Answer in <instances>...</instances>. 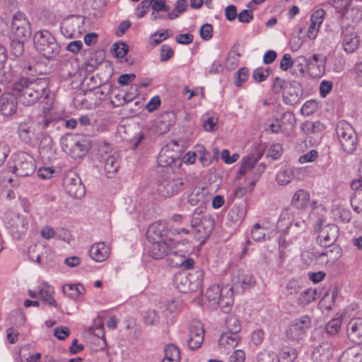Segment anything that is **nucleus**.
Masks as SVG:
<instances>
[{"mask_svg":"<svg viewBox=\"0 0 362 362\" xmlns=\"http://www.w3.org/2000/svg\"><path fill=\"white\" fill-rule=\"evenodd\" d=\"M231 282L232 286L229 288L228 293L233 291L243 292L245 290L255 286V279L250 274H245L243 271L238 269L232 273Z\"/></svg>","mask_w":362,"mask_h":362,"instance_id":"f8f14e48","label":"nucleus"},{"mask_svg":"<svg viewBox=\"0 0 362 362\" xmlns=\"http://www.w3.org/2000/svg\"><path fill=\"white\" fill-rule=\"evenodd\" d=\"M153 11H168L170 8L166 4L165 0H149Z\"/></svg>","mask_w":362,"mask_h":362,"instance_id":"0e129e2a","label":"nucleus"},{"mask_svg":"<svg viewBox=\"0 0 362 362\" xmlns=\"http://www.w3.org/2000/svg\"><path fill=\"white\" fill-rule=\"evenodd\" d=\"M265 231L263 227L259 223H256L252 228L251 238L252 240L257 242H260L264 239Z\"/></svg>","mask_w":362,"mask_h":362,"instance_id":"6e6d98bb","label":"nucleus"},{"mask_svg":"<svg viewBox=\"0 0 362 362\" xmlns=\"http://www.w3.org/2000/svg\"><path fill=\"white\" fill-rule=\"evenodd\" d=\"M31 35V25L25 14L17 11L13 16L11 37L27 40Z\"/></svg>","mask_w":362,"mask_h":362,"instance_id":"423d86ee","label":"nucleus"},{"mask_svg":"<svg viewBox=\"0 0 362 362\" xmlns=\"http://www.w3.org/2000/svg\"><path fill=\"white\" fill-rule=\"evenodd\" d=\"M351 187L355 191L351 197V205L357 214L362 212V177L354 180L351 183Z\"/></svg>","mask_w":362,"mask_h":362,"instance_id":"393cba45","label":"nucleus"},{"mask_svg":"<svg viewBox=\"0 0 362 362\" xmlns=\"http://www.w3.org/2000/svg\"><path fill=\"white\" fill-rule=\"evenodd\" d=\"M322 220L318 219L315 226V232L318 233L317 240L321 246H332L339 236V228L335 224H327L322 226Z\"/></svg>","mask_w":362,"mask_h":362,"instance_id":"1a4fd4ad","label":"nucleus"},{"mask_svg":"<svg viewBox=\"0 0 362 362\" xmlns=\"http://www.w3.org/2000/svg\"><path fill=\"white\" fill-rule=\"evenodd\" d=\"M262 157V153L257 152L255 154L252 153L242 159L240 167L238 170V174L240 175H245L247 171L251 170L257 162Z\"/></svg>","mask_w":362,"mask_h":362,"instance_id":"f704fd0d","label":"nucleus"},{"mask_svg":"<svg viewBox=\"0 0 362 362\" xmlns=\"http://www.w3.org/2000/svg\"><path fill=\"white\" fill-rule=\"evenodd\" d=\"M199 155V160L203 166H207L209 164L208 157L210 156L209 151L206 150L204 146L199 145L197 146V155Z\"/></svg>","mask_w":362,"mask_h":362,"instance_id":"052dcab7","label":"nucleus"},{"mask_svg":"<svg viewBox=\"0 0 362 362\" xmlns=\"http://www.w3.org/2000/svg\"><path fill=\"white\" fill-rule=\"evenodd\" d=\"M341 322L339 319L331 320L326 325L325 329L328 334H335L338 333L341 328Z\"/></svg>","mask_w":362,"mask_h":362,"instance_id":"bf43d9fd","label":"nucleus"},{"mask_svg":"<svg viewBox=\"0 0 362 362\" xmlns=\"http://www.w3.org/2000/svg\"><path fill=\"white\" fill-rule=\"evenodd\" d=\"M119 162L117 156H108L105 160L104 169L108 177H112L118 170Z\"/></svg>","mask_w":362,"mask_h":362,"instance_id":"4c0bfd02","label":"nucleus"},{"mask_svg":"<svg viewBox=\"0 0 362 362\" xmlns=\"http://www.w3.org/2000/svg\"><path fill=\"white\" fill-rule=\"evenodd\" d=\"M303 95L301 85L297 81L288 82L283 93V101L288 105H293L298 103Z\"/></svg>","mask_w":362,"mask_h":362,"instance_id":"a211bd4d","label":"nucleus"},{"mask_svg":"<svg viewBox=\"0 0 362 362\" xmlns=\"http://www.w3.org/2000/svg\"><path fill=\"white\" fill-rule=\"evenodd\" d=\"M349 339L354 344H362V317L351 318L346 325Z\"/></svg>","mask_w":362,"mask_h":362,"instance_id":"5701e85b","label":"nucleus"},{"mask_svg":"<svg viewBox=\"0 0 362 362\" xmlns=\"http://www.w3.org/2000/svg\"><path fill=\"white\" fill-rule=\"evenodd\" d=\"M239 334L223 332L219 338L218 346L222 351H230L237 346L240 341Z\"/></svg>","mask_w":362,"mask_h":362,"instance_id":"bb28decb","label":"nucleus"},{"mask_svg":"<svg viewBox=\"0 0 362 362\" xmlns=\"http://www.w3.org/2000/svg\"><path fill=\"white\" fill-rule=\"evenodd\" d=\"M236 81L235 84L237 86H241L243 83L247 80L249 76V71L247 68H240L235 74Z\"/></svg>","mask_w":362,"mask_h":362,"instance_id":"338daca9","label":"nucleus"},{"mask_svg":"<svg viewBox=\"0 0 362 362\" xmlns=\"http://www.w3.org/2000/svg\"><path fill=\"white\" fill-rule=\"evenodd\" d=\"M83 21L81 16H71L64 20L60 30L62 35L66 38H76L81 34Z\"/></svg>","mask_w":362,"mask_h":362,"instance_id":"dca6fc26","label":"nucleus"},{"mask_svg":"<svg viewBox=\"0 0 362 362\" xmlns=\"http://www.w3.org/2000/svg\"><path fill=\"white\" fill-rule=\"evenodd\" d=\"M33 124L30 119L21 122L18 127L20 139L26 144H31L34 138Z\"/></svg>","mask_w":362,"mask_h":362,"instance_id":"c85d7f7f","label":"nucleus"},{"mask_svg":"<svg viewBox=\"0 0 362 362\" xmlns=\"http://www.w3.org/2000/svg\"><path fill=\"white\" fill-rule=\"evenodd\" d=\"M63 187L66 192L75 199H81L86 194L85 186L81 178L74 172L66 173L63 179Z\"/></svg>","mask_w":362,"mask_h":362,"instance_id":"9b49d317","label":"nucleus"},{"mask_svg":"<svg viewBox=\"0 0 362 362\" xmlns=\"http://www.w3.org/2000/svg\"><path fill=\"white\" fill-rule=\"evenodd\" d=\"M39 298L49 306L57 307V303L53 298L54 293V287L47 282H42L37 287Z\"/></svg>","mask_w":362,"mask_h":362,"instance_id":"cd10ccee","label":"nucleus"},{"mask_svg":"<svg viewBox=\"0 0 362 362\" xmlns=\"http://www.w3.org/2000/svg\"><path fill=\"white\" fill-rule=\"evenodd\" d=\"M170 36V30L165 29L163 31H158L151 35L150 43L156 46Z\"/></svg>","mask_w":362,"mask_h":362,"instance_id":"09e8293b","label":"nucleus"},{"mask_svg":"<svg viewBox=\"0 0 362 362\" xmlns=\"http://www.w3.org/2000/svg\"><path fill=\"white\" fill-rule=\"evenodd\" d=\"M257 362H278L277 356L274 354L262 352L258 355Z\"/></svg>","mask_w":362,"mask_h":362,"instance_id":"774afa93","label":"nucleus"},{"mask_svg":"<svg viewBox=\"0 0 362 362\" xmlns=\"http://www.w3.org/2000/svg\"><path fill=\"white\" fill-rule=\"evenodd\" d=\"M246 215V209L242 205H234L228 211V218L231 222L240 224Z\"/></svg>","mask_w":362,"mask_h":362,"instance_id":"e433bc0d","label":"nucleus"},{"mask_svg":"<svg viewBox=\"0 0 362 362\" xmlns=\"http://www.w3.org/2000/svg\"><path fill=\"white\" fill-rule=\"evenodd\" d=\"M49 85V78L47 77L21 76L12 83L11 90L25 105H31L40 99L48 97Z\"/></svg>","mask_w":362,"mask_h":362,"instance_id":"f257e3e1","label":"nucleus"},{"mask_svg":"<svg viewBox=\"0 0 362 362\" xmlns=\"http://www.w3.org/2000/svg\"><path fill=\"white\" fill-rule=\"evenodd\" d=\"M168 259L170 262L172 267L183 269H190L194 264V260L192 258L180 255L177 251L173 252L172 256L169 257Z\"/></svg>","mask_w":362,"mask_h":362,"instance_id":"c756f323","label":"nucleus"},{"mask_svg":"<svg viewBox=\"0 0 362 362\" xmlns=\"http://www.w3.org/2000/svg\"><path fill=\"white\" fill-rule=\"evenodd\" d=\"M110 252V247L104 242H98L90 246L88 254L93 261L103 262L109 257Z\"/></svg>","mask_w":362,"mask_h":362,"instance_id":"b1692460","label":"nucleus"},{"mask_svg":"<svg viewBox=\"0 0 362 362\" xmlns=\"http://www.w3.org/2000/svg\"><path fill=\"white\" fill-rule=\"evenodd\" d=\"M227 332L238 334L241 329L240 322L238 318L234 315H229L226 319Z\"/></svg>","mask_w":362,"mask_h":362,"instance_id":"c03bdc74","label":"nucleus"},{"mask_svg":"<svg viewBox=\"0 0 362 362\" xmlns=\"http://www.w3.org/2000/svg\"><path fill=\"white\" fill-rule=\"evenodd\" d=\"M204 271L199 268L194 269L186 274L191 284L192 291H202L204 281Z\"/></svg>","mask_w":362,"mask_h":362,"instance_id":"2f4dec72","label":"nucleus"},{"mask_svg":"<svg viewBox=\"0 0 362 362\" xmlns=\"http://www.w3.org/2000/svg\"><path fill=\"white\" fill-rule=\"evenodd\" d=\"M343 36V47L347 53L354 52L358 46L359 38L354 31H349L348 28L341 30Z\"/></svg>","mask_w":362,"mask_h":362,"instance_id":"a878e982","label":"nucleus"},{"mask_svg":"<svg viewBox=\"0 0 362 362\" xmlns=\"http://www.w3.org/2000/svg\"><path fill=\"white\" fill-rule=\"evenodd\" d=\"M8 170L18 177H28L35 170L33 158L27 153L19 152L13 156L11 163H8Z\"/></svg>","mask_w":362,"mask_h":362,"instance_id":"20e7f679","label":"nucleus"},{"mask_svg":"<svg viewBox=\"0 0 362 362\" xmlns=\"http://www.w3.org/2000/svg\"><path fill=\"white\" fill-rule=\"evenodd\" d=\"M165 357L162 362H180V350L174 344H168L164 348Z\"/></svg>","mask_w":362,"mask_h":362,"instance_id":"c9c22d12","label":"nucleus"},{"mask_svg":"<svg viewBox=\"0 0 362 362\" xmlns=\"http://www.w3.org/2000/svg\"><path fill=\"white\" fill-rule=\"evenodd\" d=\"M326 58L322 55L313 54L308 59L307 71L313 78H320L325 71Z\"/></svg>","mask_w":362,"mask_h":362,"instance_id":"412c9836","label":"nucleus"},{"mask_svg":"<svg viewBox=\"0 0 362 362\" xmlns=\"http://www.w3.org/2000/svg\"><path fill=\"white\" fill-rule=\"evenodd\" d=\"M168 233V223L165 221L159 220L153 223L146 231V238L149 242H158L165 240Z\"/></svg>","mask_w":362,"mask_h":362,"instance_id":"f3484780","label":"nucleus"},{"mask_svg":"<svg viewBox=\"0 0 362 362\" xmlns=\"http://www.w3.org/2000/svg\"><path fill=\"white\" fill-rule=\"evenodd\" d=\"M151 243L149 253L153 259H160L168 255L171 257L173 254V243L171 240L169 243L166 240H163L152 242Z\"/></svg>","mask_w":362,"mask_h":362,"instance_id":"6ab92c4d","label":"nucleus"},{"mask_svg":"<svg viewBox=\"0 0 362 362\" xmlns=\"http://www.w3.org/2000/svg\"><path fill=\"white\" fill-rule=\"evenodd\" d=\"M174 50L168 45H163L160 47V62H166L173 57Z\"/></svg>","mask_w":362,"mask_h":362,"instance_id":"680f3d73","label":"nucleus"},{"mask_svg":"<svg viewBox=\"0 0 362 362\" xmlns=\"http://www.w3.org/2000/svg\"><path fill=\"white\" fill-rule=\"evenodd\" d=\"M37 64H32L29 62H23V74L24 76L33 78L38 74Z\"/></svg>","mask_w":362,"mask_h":362,"instance_id":"4d7b16f0","label":"nucleus"},{"mask_svg":"<svg viewBox=\"0 0 362 362\" xmlns=\"http://www.w3.org/2000/svg\"><path fill=\"white\" fill-rule=\"evenodd\" d=\"M113 51L117 58H123L127 54L128 46L124 42L115 43L113 45Z\"/></svg>","mask_w":362,"mask_h":362,"instance_id":"69168bd1","label":"nucleus"},{"mask_svg":"<svg viewBox=\"0 0 362 362\" xmlns=\"http://www.w3.org/2000/svg\"><path fill=\"white\" fill-rule=\"evenodd\" d=\"M320 297V293L317 289L308 288L302 292L298 298V303L306 305Z\"/></svg>","mask_w":362,"mask_h":362,"instance_id":"ea45409f","label":"nucleus"},{"mask_svg":"<svg viewBox=\"0 0 362 362\" xmlns=\"http://www.w3.org/2000/svg\"><path fill=\"white\" fill-rule=\"evenodd\" d=\"M334 346L329 341H323L315 347L312 352L313 362H329L332 358Z\"/></svg>","mask_w":362,"mask_h":362,"instance_id":"aec40b11","label":"nucleus"},{"mask_svg":"<svg viewBox=\"0 0 362 362\" xmlns=\"http://www.w3.org/2000/svg\"><path fill=\"white\" fill-rule=\"evenodd\" d=\"M239 57L240 54L235 52L231 51L228 52L225 62L226 68L228 70L235 69L238 65Z\"/></svg>","mask_w":362,"mask_h":362,"instance_id":"3c124183","label":"nucleus"},{"mask_svg":"<svg viewBox=\"0 0 362 362\" xmlns=\"http://www.w3.org/2000/svg\"><path fill=\"white\" fill-rule=\"evenodd\" d=\"M182 185V179L172 174L163 179L158 185V190L163 197H169L177 194Z\"/></svg>","mask_w":362,"mask_h":362,"instance_id":"2eb2a0df","label":"nucleus"},{"mask_svg":"<svg viewBox=\"0 0 362 362\" xmlns=\"http://www.w3.org/2000/svg\"><path fill=\"white\" fill-rule=\"evenodd\" d=\"M310 327V317L308 315H302L289 323L286 330V337L291 341L298 342L305 337Z\"/></svg>","mask_w":362,"mask_h":362,"instance_id":"39448f33","label":"nucleus"},{"mask_svg":"<svg viewBox=\"0 0 362 362\" xmlns=\"http://www.w3.org/2000/svg\"><path fill=\"white\" fill-rule=\"evenodd\" d=\"M214 219L211 216H206L200 220H191L192 234L195 239L203 243L214 230Z\"/></svg>","mask_w":362,"mask_h":362,"instance_id":"9d476101","label":"nucleus"},{"mask_svg":"<svg viewBox=\"0 0 362 362\" xmlns=\"http://www.w3.org/2000/svg\"><path fill=\"white\" fill-rule=\"evenodd\" d=\"M16 76L13 68L11 59H8L0 69V80L2 83H8Z\"/></svg>","mask_w":362,"mask_h":362,"instance_id":"58836bf2","label":"nucleus"},{"mask_svg":"<svg viewBox=\"0 0 362 362\" xmlns=\"http://www.w3.org/2000/svg\"><path fill=\"white\" fill-rule=\"evenodd\" d=\"M26 41L21 39L11 38V51L13 55L19 57L23 54L24 44Z\"/></svg>","mask_w":362,"mask_h":362,"instance_id":"a18cd8bd","label":"nucleus"},{"mask_svg":"<svg viewBox=\"0 0 362 362\" xmlns=\"http://www.w3.org/2000/svg\"><path fill=\"white\" fill-rule=\"evenodd\" d=\"M351 0H334V8L342 18L348 11Z\"/></svg>","mask_w":362,"mask_h":362,"instance_id":"5fc2aeb1","label":"nucleus"},{"mask_svg":"<svg viewBox=\"0 0 362 362\" xmlns=\"http://www.w3.org/2000/svg\"><path fill=\"white\" fill-rule=\"evenodd\" d=\"M63 292L71 298L79 297L84 291V288L81 284H68L62 288Z\"/></svg>","mask_w":362,"mask_h":362,"instance_id":"37998d69","label":"nucleus"},{"mask_svg":"<svg viewBox=\"0 0 362 362\" xmlns=\"http://www.w3.org/2000/svg\"><path fill=\"white\" fill-rule=\"evenodd\" d=\"M6 227L12 237L19 240L28 230L29 220L22 214L12 213L7 217Z\"/></svg>","mask_w":362,"mask_h":362,"instance_id":"6e6552de","label":"nucleus"},{"mask_svg":"<svg viewBox=\"0 0 362 362\" xmlns=\"http://www.w3.org/2000/svg\"><path fill=\"white\" fill-rule=\"evenodd\" d=\"M301 289L300 282L297 279H292L288 281L285 286V293L288 296L296 295Z\"/></svg>","mask_w":362,"mask_h":362,"instance_id":"8fccbe9b","label":"nucleus"},{"mask_svg":"<svg viewBox=\"0 0 362 362\" xmlns=\"http://www.w3.org/2000/svg\"><path fill=\"white\" fill-rule=\"evenodd\" d=\"M175 284L177 290L181 293L192 292L191 284L186 274H180L175 278Z\"/></svg>","mask_w":362,"mask_h":362,"instance_id":"79ce46f5","label":"nucleus"},{"mask_svg":"<svg viewBox=\"0 0 362 362\" xmlns=\"http://www.w3.org/2000/svg\"><path fill=\"white\" fill-rule=\"evenodd\" d=\"M310 198L309 192L305 189H300L294 193L291 204L298 209H303L308 204Z\"/></svg>","mask_w":362,"mask_h":362,"instance_id":"473e14b6","label":"nucleus"},{"mask_svg":"<svg viewBox=\"0 0 362 362\" xmlns=\"http://www.w3.org/2000/svg\"><path fill=\"white\" fill-rule=\"evenodd\" d=\"M223 296L222 289L219 285H212L206 291L205 298L209 306L212 309L216 308L220 304V298Z\"/></svg>","mask_w":362,"mask_h":362,"instance_id":"7c9ffc66","label":"nucleus"},{"mask_svg":"<svg viewBox=\"0 0 362 362\" xmlns=\"http://www.w3.org/2000/svg\"><path fill=\"white\" fill-rule=\"evenodd\" d=\"M233 303V299L232 298V293H231L229 296H222L221 297L220 304L218 305V306H220L222 312H223L225 313H228L230 310Z\"/></svg>","mask_w":362,"mask_h":362,"instance_id":"13d9d810","label":"nucleus"},{"mask_svg":"<svg viewBox=\"0 0 362 362\" xmlns=\"http://www.w3.org/2000/svg\"><path fill=\"white\" fill-rule=\"evenodd\" d=\"M272 70L269 67L266 69L263 67H258L255 69L252 73V78L257 83H261L267 79L269 76Z\"/></svg>","mask_w":362,"mask_h":362,"instance_id":"de8ad7c7","label":"nucleus"},{"mask_svg":"<svg viewBox=\"0 0 362 362\" xmlns=\"http://www.w3.org/2000/svg\"><path fill=\"white\" fill-rule=\"evenodd\" d=\"M204 329L201 321L193 320L189 325L188 347L191 350L199 349L204 341Z\"/></svg>","mask_w":362,"mask_h":362,"instance_id":"4468645a","label":"nucleus"},{"mask_svg":"<svg viewBox=\"0 0 362 362\" xmlns=\"http://www.w3.org/2000/svg\"><path fill=\"white\" fill-rule=\"evenodd\" d=\"M160 317L154 310H149L144 316V322L148 325H154L159 322Z\"/></svg>","mask_w":362,"mask_h":362,"instance_id":"e2e57ef3","label":"nucleus"},{"mask_svg":"<svg viewBox=\"0 0 362 362\" xmlns=\"http://www.w3.org/2000/svg\"><path fill=\"white\" fill-rule=\"evenodd\" d=\"M297 358V351L294 348L284 349L277 356L278 362H293Z\"/></svg>","mask_w":362,"mask_h":362,"instance_id":"49530a36","label":"nucleus"},{"mask_svg":"<svg viewBox=\"0 0 362 362\" xmlns=\"http://www.w3.org/2000/svg\"><path fill=\"white\" fill-rule=\"evenodd\" d=\"M178 146V141L173 140L161 148L157 160L159 166L165 168L170 167L173 164L176 165L177 163H179V165L181 164L177 152L173 149V146Z\"/></svg>","mask_w":362,"mask_h":362,"instance_id":"ddd939ff","label":"nucleus"},{"mask_svg":"<svg viewBox=\"0 0 362 362\" xmlns=\"http://www.w3.org/2000/svg\"><path fill=\"white\" fill-rule=\"evenodd\" d=\"M288 85L284 79L276 76L274 78L272 84V90L274 94L284 93L286 86Z\"/></svg>","mask_w":362,"mask_h":362,"instance_id":"603ef678","label":"nucleus"},{"mask_svg":"<svg viewBox=\"0 0 362 362\" xmlns=\"http://www.w3.org/2000/svg\"><path fill=\"white\" fill-rule=\"evenodd\" d=\"M335 131L341 149L348 154L353 153L357 148L358 134L352 125L344 119L339 121Z\"/></svg>","mask_w":362,"mask_h":362,"instance_id":"7ed1b4c3","label":"nucleus"},{"mask_svg":"<svg viewBox=\"0 0 362 362\" xmlns=\"http://www.w3.org/2000/svg\"><path fill=\"white\" fill-rule=\"evenodd\" d=\"M340 362H362V348L354 346L347 349L341 354Z\"/></svg>","mask_w":362,"mask_h":362,"instance_id":"72a5a7b5","label":"nucleus"},{"mask_svg":"<svg viewBox=\"0 0 362 362\" xmlns=\"http://www.w3.org/2000/svg\"><path fill=\"white\" fill-rule=\"evenodd\" d=\"M63 150L73 158L77 159L85 156L89 149V144L85 139L78 140L75 136L67 135L62 141Z\"/></svg>","mask_w":362,"mask_h":362,"instance_id":"0eeeda50","label":"nucleus"},{"mask_svg":"<svg viewBox=\"0 0 362 362\" xmlns=\"http://www.w3.org/2000/svg\"><path fill=\"white\" fill-rule=\"evenodd\" d=\"M308 59L304 56H299L293 60L292 72L293 75L296 76H303L304 75L305 67L308 68Z\"/></svg>","mask_w":362,"mask_h":362,"instance_id":"a19ab883","label":"nucleus"},{"mask_svg":"<svg viewBox=\"0 0 362 362\" xmlns=\"http://www.w3.org/2000/svg\"><path fill=\"white\" fill-rule=\"evenodd\" d=\"M34 47L39 54L52 59L60 52V46L54 36L47 30L37 31L33 35Z\"/></svg>","mask_w":362,"mask_h":362,"instance_id":"f03ea898","label":"nucleus"},{"mask_svg":"<svg viewBox=\"0 0 362 362\" xmlns=\"http://www.w3.org/2000/svg\"><path fill=\"white\" fill-rule=\"evenodd\" d=\"M17 96L12 93H5L0 97V112L4 116H11L16 113L18 107Z\"/></svg>","mask_w":362,"mask_h":362,"instance_id":"4be33fe9","label":"nucleus"},{"mask_svg":"<svg viewBox=\"0 0 362 362\" xmlns=\"http://www.w3.org/2000/svg\"><path fill=\"white\" fill-rule=\"evenodd\" d=\"M182 302L177 298H172L165 303V310L170 313H177L182 310Z\"/></svg>","mask_w":362,"mask_h":362,"instance_id":"864d4df0","label":"nucleus"}]
</instances>
